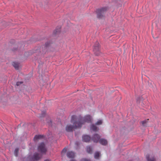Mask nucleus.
I'll list each match as a JSON object with an SVG mask.
<instances>
[{
	"label": "nucleus",
	"instance_id": "nucleus-3",
	"mask_svg": "<svg viewBox=\"0 0 161 161\" xmlns=\"http://www.w3.org/2000/svg\"><path fill=\"white\" fill-rule=\"evenodd\" d=\"M107 10L106 8H103L97 11V16L99 18H102L104 16V13Z\"/></svg>",
	"mask_w": 161,
	"mask_h": 161
},
{
	"label": "nucleus",
	"instance_id": "nucleus-8",
	"mask_svg": "<svg viewBox=\"0 0 161 161\" xmlns=\"http://www.w3.org/2000/svg\"><path fill=\"white\" fill-rule=\"evenodd\" d=\"M67 156L69 158H73L75 156V153L72 152H69L67 153Z\"/></svg>",
	"mask_w": 161,
	"mask_h": 161
},
{
	"label": "nucleus",
	"instance_id": "nucleus-9",
	"mask_svg": "<svg viewBox=\"0 0 161 161\" xmlns=\"http://www.w3.org/2000/svg\"><path fill=\"white\" fill-rule=\"evenodd\" d=\"M99 142L101 144L103 145H105L107 144V141L106 140L103 139H101L99 140Z\"/></svg>",
	"mask_w": 161,
	"mask_h": 161
},
{
	"label": "nucleus",
	"instance_id": "nucleus-4",
	"mask_svg": "<svg viewBox=\"0 0 161 161\" xmlns=\"http://www.w3.org/2000/svg\"><path fill=\"white\" fill-rule=\"evenodd\" d=\"M38 149V151L42 153H45L47 151L43 143H42L39 145Z\"/></svg>",
	"mask_w": 161,
	"mask_h": 161
},
{
	"label": "nucleus",
	"instance_id": "nucleus-17",
	"mask_svg": "<svg viewBox=\"0 0 161 161\" xmlns=\"http://www.w3.org/2000/svg\"><path fill=\"white\" fill-rule=\"evenodd\" d=\"M86 151L89 153H91L92 151V148L90 147H87L86 148Z\"/></svg>",
	"mask_w": 161,
	"mask_h": 161
},
{
	"label": "nucleus",
	"instance_id": "nucleus-23",
	"mask_svg": "<svg viewBox=\"0 0 161 161\" xmlns=\"http://www.w3.org/2000/svg\"><path fill=\"white\" fill-rule=\"evenodd\" d=\"M44 161H51L49 159H47V160H45Z\"/></svg>",
	"mask_w": 161,
	"mask_h": 161
},
{
	"label": "nucleus",
	"instance_id": "nucleus-14",
	"mask_svg": "<svg viewBox=\"0 0 161 161\" xmlns=\"http://www.w3.org/2000/svg\"><path fill=\"white\" fill-rule=\"evenodd\" d=\"M97 45L95 46L93 49V51L94 52L96 51H97L98 50V46H99V43L98 42H97Z\"/></svg>",
	"mask_w": 161,
	"mask_h": 161
},
{
	"label": "nucleus",
	"instance_id": "nucleus-21",
	"mask_svg": "<svg viewBox=\"0 0 161 161\" xmlns=\"http://www.w3.org/2000/svg\"><path fill=\"white\" fill-rule=\"evenodd\" d=\"M81 161H90L89 160L86 158H83L81 160Z\"/></svg>",
	"mask_w": 161,
	"mask_h": 161
},
{
	"label": "nucleus",
	"instance_id": "nucleus-11",
	"mask_svg": "<svg viewBox=\"0 0 161 161\" xmlns=\"http://www.w3.org/2000/svg\"><path fill=\"white\" fill-rule=\"evenodd\" d=\"M100 153L99 152H96L95 153L94 158L96 159H98L100 157Z\"/></svg>",
	"mask_w": 161,
	"mask_h": 161
},
{
	"label": "nucleus",
	"instance_id": "nucleus-24",
	"mask_svg": "<svg viewBox=\"0 0 161 161\" xmlns=\"http://www.w3.org/2000/svg\"><path fill=\"white\" fill-rule=\"evenodd\" d=\"M70 161H75L74 160H71Z\"/></svg>",
	"mask_w": 161,
	"mask_h": 161
},
{
	"label": "nucleus",
	"instance_id": "nucleus-10",
	"mask_svg": "<svg viewBox=\"0 0 161 161\" xmlns=\"http://www.w3.org/2000/svg\"><path fill=\"white\" fill-rule=\"evenodd\" d=\"M41 156H39L38 154H36L34 156V157L32 158V160H38L40 158Z\"/></svg>",
	"mask_w": 161,
	"mask_h": 161
},
{
	"label": "nucleus",
	"instance_id": "nucleus-1",
	"mask_svg": "<svg viewBox=\"0 0 161 161\" xmlns=\"http://www.w3.org/2000/svg\"><path fill=\"white\" fill-rule=\"evenodd\" d=\"M76 119L77 121V125H76L75 127H81L85 123L91 122L92 120V117L89 115H86L84 118L80 117Z\"/></svg>",
	"mask_w": 161,
	"mask_h": 161
},
{
	"label": "nucleus",
	"instance_id": "nucleus-7",
	"mask_svg": "<svg viewBox=\"0 0 161 161\" xmlns=\"http://www.w3.org/2000/svg\"><path fill=\"white\" fill-rule=\"evenodd\" d=\"M12 65L14 68L17 69H18L19 67V64L17 62H13Z\"/></svg>",
	"mask_w": 161,
	"mask_h": 161
},
{
	"label": "nucleus",
	"instance_id": "nucleus-15",
	"mask_svg": "<svg viewBox=\"0 0 161 161\" xmlns=\"http://www.w3.org/2000/svg\"><path fill=\"white\" fill-rule=\"evenodd\" d=\"M97 127L94 125H92L91 127V130L93 131H96L97 130Z\"/></svg>",
	"mask_w": 161,
	"mask_h": 161
},
{
	"label": "nucleus",
	"instance_id": "nucleus-18",
	"mask_svg": "<svg viewBox=\"0 0 161 161\" xmlns=\"http://www.w3.org/2000/svg\"><path fill=\"white\" fill-rule=\"evenodd\" d=\"M103 121L101 120H98L97 122L96 123V124L97 125H100L102 123Z\"/></svg>",
	"mask_w": 161,
	"mask_h": 161
},
{
	"label": "nucleus",
	"instance_id": "nucleus-12",
	"mask_svg": "<svg viewBox=\"0 0 161 161\" xmlns=\"http://www.w3.org/2000/svg\"><path fill=\"white\" fill-rule=\"evenodd\" d=\"M148 119L144 120L143 121H142L141 122L142 124V125L145 127H146L147 126V123L148 122Z\"/></svg>",
	"mask_w": 161,
	"mask_h": 161
},
{
	"label": "nucleus",
	"instance_id": "nucleus-16",
	"mask_svg": "<svg viewBox=\"0 0 161 161\" xmlns=\"http://www.w3.org/2000/svg\"><path fill=\"white\" fill-rule=\"evenodd\" d=\"M42 136L41 135H36L34 138V140H36L39 139H40L42 137Z\"/></svg>",
	"mask_w": 161,
	"mask_h": 161
},
{
	"label": "nucleus",
	"instance_id": "nucleus-19",
	"mask_svg": "<svg viewBox=\"0 0 161 161\" xmlns=\"http://www.w3.org/2000/svg\"><path fill=\"white\" fill-rule=\"evenodd\" d=\"M18 151H19L18 149L17 148H16L14 150V155L16 156H17V155H18Z\"/></svg>",
	"mask_w": 161,
	"mask_h": 161
},
{
	"label": "nucleus",
	"instance_id": "nucleus-20",
	"mask_svg": "<svg viewBox=\"0 0 161 161\" xmlns=\"http://www.w3.org/2000/svg\"><path fill=\"white\" fill-rule=\"evenodd\" d=\"M67 151V149L66 148H64L62 150V153H65Z\"/></svg>",
	"mask_w": 161,
	"mask_h": 161
},
{
	"label": "nucleus",
	"instance_id": "nucleus-2",
	"mask_svg": "<svg viewBox=\"0 0 161 161\" xmlns=\"http://www.w3.org/2000/svg\"><path fill=\"white\" fill-rule=\"evenodd\" d=\"M75 118V117L74 116H72L71 120V122L73 124V125L71 126V125H68L66 126V130L67 131H72L73 130L78 128H80V127H75V125H77V121L76 120L75 122H74V119ZM76 120V119H75Z\"/></svg>",
	"mask_w": 161,
	"mask_h": 161
},
{
	"label": "nucleus",
	"instance_id": "nucleus-5",
	"mask_svg": "<svg viewBox=\"0 0 161 161\" xmlns=\"http://www.w3.org/2000/svg\"><path fill=\"white\" fill-rule=\"evenodd\" d=\"M99 136L98 135L96 134L94 136L92 140L94 142H97L99 141Z\"/></svg>",
	"mask_w": 161,
	"mask_h": 161
},
{
	"label": "nucleus",
	"instance_id": "nucleus-22",
	"mask_svg": "<svg viewBox=\"0 0 161 161\" xmlns=\"http://www.w3.org/2000/svg\"><path fill=\"white\" fill-rule=\"evenodd\" d=\"M21 82H17L16 85L17 86H18L19 85V84H21Z\"/></svg>",
	"mask_w": 161,
	"mask_h": 161
},
{
	"label": "nucleus",
	"instance_id": "nucleus-6",
	"mask_svg": "<svg viewBox=\"0 0 161 161\" xmlns=\"http://www.w3.org/2000/svg\"><path fill=\"white\" fill-rule=\"evenodd\" d=\"M83 140L85 142H88L90 140V137L87 135H84L82 137Z\"/></svg>",
	"mask_w": 161,
	"mask_h": 161
},
{
	"label": "nucleus",
	"instance_id": "nucleus-13",
	"mask_svg": "<svg viewBox=\"0 0 161 161\" xmlns=\"http://www.w3.org/2000/svg\"><path fill=\"white\" fill-rule=\"evenodd\" d=\"M147 161H155V159L153 157H150L149 156H147Z\"/></svg>",
	"mask_w": 161,
	"mask_h": 161
}]
</instances>
